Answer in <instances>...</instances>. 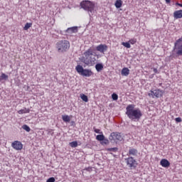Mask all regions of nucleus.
<instances>
[{"mask_svg": "<svg viewBox=\"0 0 182 182\" xmlns=\"http://www.w3.org/2000/svg\"><path fill=\"white\" fill-rule=\"evenodd\" d=\"M121 75H122V76H129V75H130V70L127 68H124L121 71Z\"/></svg>", "mask_w": 182, "mask_h": 182, "instance_id": "dca6fc26", "label": "nucleus"}, {"mask_svg": "<svg viewBox=\"0 0 182 182\" xmlns=\"http://www.w3.org/2000/svg\"><path fill=\"white\" fill-rule=\"evenodd\" d=\"M69 144H70V147H73V148L77 147V142L76 141L70 142Z\"/></svg>", "mask_w": 182, "mask_h": 182, "instance_id": "c85d7f7f", "label": "nucleus"}, {"mask_svg": "<svg viewBox=\"0 0 182 182\" xmlns=\"http://www.w3.org/2000/svg\"><path fill=\"white\" fill-rule=\"evenodd\" d=\"M163 95H164V90H161L160 89L151 90L150 93L148 94L149 97H152L153 99H154L155 97H156L157 99H159V97H163Z\"/></svg>", "mask_w": 182, "mask_h": 182, "instance_id": "0eeeda50", "label": "nucleus"}, {"mask_svg": "<svg viewBox=\"0 0 182 182\" xmlns=\"http://www.w3.org/2000/svg\"><path fill=\"white\" fill-rule=\"evenodd\" d=\"M102 142H101V144H109L110 141H109V139H106V137L104 138V139L102 141Z\"/></svg>", "mask_w": 182, "mask_h": 182, "instance_id": "c756f323", "label": "nucleus"}, {"mask_svg": "<svg viewBox=\"0 0 182 182\" xmlns=\"http://www.w3.org/2000/svg\"><path fill=\"white\" fill-rule=\"evenodd\" d=\"M176 56H182V37L174 43L173 51Z\"/></svg>", "mask_w": 182, "mask_h": 182, "instance_id": "39448f33", "label": "nucleus"}, {"mask_svg": "<svg viewBox=\"0 0 182 182\" xmlns=\"http://www.w3.org/2000/svg\"><path fill=\"white\" fill-rule=\"evenodd\" d=\"M29 112H31V109L24 108V109L18 110V114H23L25 113H29Z\"/></svg>", "mask_w": 182, "mask_h": 182, "instance_id": "412c9836", "label": "nucleus"}, {"mask_svg": "<svg viewBox=\"0 0 182 182\" xmlns=\"http://www.w3.org/2000/svg\"><path fill=\"white\" fill-rule=\"evenodd\" d=\"M153 70L154 73H159V70H157V68H153Z\"/></svg>", "mask_w": 182, "mask_h": 182, "instance_id": "e433bc0d", "label": "nucleus"}, {"mask_svg": "<svg viewBox=\"0 0 182 182\" xmlns=\"http://www.w3.org/2000/svg\"><path fill=\"white\" fill-rule=\"evenodd\" d=\"M173 18L175 19H180L182 18V10L175 11L173 12Z\"/></svg>", "mask_w": 182, "mask_h": 182, "instance_id": "ddd939ff", "label": "nucleus"}, {"mask_svg": "<svg viewBox=\"0 0 182 182\" xmlns=\"http://www.w3.org/2000/svg\"><path fill=\"white\" fill-rule=\"evenodd\" d=\"M46 182H55V178L53 177H51V178H49Z\"/></svg>", "mask_w": 182, "mask_h": 182, "instance_id": "f704fd0d", "label": "nucleus"}, {"mask_svg": "<svg viewBox=\"0 0 182 182\" xmlns=\"http://www.w3.org/2000/svg\"><path fill=\"white\" fill-rule=\"evenodd\" d=\"M31 26H32V23H26L25 24V26L23 27V30L28 31V29H29V28H31Z\"/></svg>", "mask_w": 182, "mask_h": 182, "instance_id": "a878e982", "label": "nucleus"}, {"mask_svg": "<svg viewBox=\"0 0 182 182\" xmlns=\"http://www.w3.org/2000/svg\"><path fill=\"white\" fill-rule=\"evenodd\" d=\"M77 26H73L71 28H68L65 32L67 33H77Z\"/></svg>", "mask_w": 182, "mask_h": 182, "instance_id": "4468645a", "label": "nucleus"}, {"mask_svg": "<svg viewBox=\"0 0 182 182\" xmlns=\"http://www.w3.org/2000/svg\"><path fill=\"white\" fill-rule=\"evenodd\" d=\"M11 147H13L14 150H22V149H23V145L19 141H14L11 144Z\"/></svg>", "mask_w": 182, "mask_h": 182, "instance_id": "9d476101", "label": "nucleus"}, {"mask_svg": "<svg viewBox=\"0 0 182 182\" xmlns=\"http://www.w3.org/2000/svg\"><path fill=\"white\" fill-rule=\"evenodd\" d=\"M166 4H170L171 2V0H165Z\"/></svg>", "mask_w": 182, "mask_h": 182, "instance_id": "58836bf2", "label": "nucleus"}, {"mask_svg": "<svg viewBox=\"0 0 182 182\" xmlns=\"http://www.w3.org/2000/svg\"><path fill=\"white\" fill-rule=\"evenodd\" d=\"M85 170H86L87 171H92V167L86 168Z\"/></svg>", "mask_w": 182, "mask_h": 182, "instance_id": "c9c22d12", "label": "nucleus"}, {"mask_svg": "<svg viewBox=\"0 0 182 182\" xmlns=\"http://www.w3.org/2000/svg\"><path fill=\"white\" fill-rule=\"evenodd\" d=\"M8 75H6L5 73H2L0 76V81L1 80H8Z\"/></svg>", "mask_w": 182, "mask_h": 182, "instance_id": "bb28decb", "label": "nucleus"}, {"mask_svg": "<svg viewBox=\"0 0 182 182\" xmlns=\"http://www.w3.org/2000/svg\"><path fill=\"white\" fill-rule=\"evenodd\" d=\"M160 164L161 166H162V167H164L165 168H168V166H170V161H168V160L166 159H163L161 160Z\"/></svg>", "mask_w": 182, "mask_h": 182, "instance_id": "f8f14e48", "label": "nucleus"}, {"mask_svg": "<svg viewBox=\"0 0 182 182\" xmlns=\"http://www.w3.org/2000/svg\"><path fill=\"white\" fill-rule=\"evenodd\" d=\"M109 140L112 143H119L123 140V136L120 132H112L109 136Z\"/></svg>", "mask_w": 182, "mask_h": 182, "instance_id": "423d86ee", "label": "nucleus"}, {"mask_svg": "<svg viewBox=\"0 0 182 182\" xmlns=\"http://www.w3.org/2000/svg\"><path fill=\"white\" fill-rule=\"evenodd\" d=\"M122 5H123V1L122 0H117L115 1L114 6L117 9H119V8H122Z\"/></svg>", "mask_w": 182, "mask_h": 182, "instance_id": "6ab92c4d", "label": "nucleus"}, {"mask_svg": "<svg viewBox=\"0 0 182 182\" xmlns=\"http://www.w3.org/2000/svg\"><path fill=\"white\" fill-rule=\"evenodd\" d=\"M71 126H73V124H75V121H71Z\"/></svg>", "mask_w": 182, "mask_h": 182, "instance_id": "ea45409f", "label": "nucleus"}, {"mask_svg": "<svg viewBox=\"0 0 182 182\" xmlns=\"http://www.w3.org/2000/svg\"><path fill=\"white\" fill-rule=\"evenodd\" d=\"M96 140H98V141H102V140H105V135H103V134L97 135Z\"/></svg>", "mask_w": 182, "mask_h": 182, "instance_id": "5701e85b", "label": "nucleus"}, {"mask_svg": "<svg viewBox=\"0 0 182 182\" xmlns=\"http://www.w3.org/2000/svg\"><path fill=\"white\" fill-rule=\"evenodd\" d=\"M80 97L83 102H85V103H87V102H89V98H87V95L85 94H80Z\"/></svg>", "mask_w": 182, "mask_h": 182, "instance_id": "4be33fe9", "label": "nucleus"}, {"mask_svg": "<svg viewBox=\"0 0 182 182\" xmlns=\"http://www.w3.org/2000/svg\"><path fill=\"white\" fill-rule=\"evenodd\" d=\"M104 65L102 63H97L95 65V69L97 72H102L103 70Z\"/></svg>", "mask_w": 182, "mask_h": 182, "instance_id": "f3484780", "label": "nucleus"}, {"mask_svg": "<svg viewBox=\"0 0 182 182\" xmlns=\"http://www.w3.org/2000/svg\"><path fill=\"white\" fill-rule=\"evenodd\" d=\"M81 75L82 76H85V77H90V76L93 75V72H92V70L84 69V71Z\"/></svg>", "mask_w": 182, "mask_h": 182, "instance_id": "9b49d317", "label": "nucleus"}, {"mask_svg": "<svg viewBox=\"0 0 182 182\" xmlns=\"http://www.w3.org/2000/svg\"><path fill=\"white\" fill-rule=\"evenodd\" d=\"M175 121L176 122V123H181L182 120H181V117H177L175 119Z\"/></svg>", "mask_w": 182, "mask_h": 182, "instance_id": "72a5a7b5", "label": "nucleus"}, {"mask_svg": "<svg viewBox=\"0 0 182 182\" xmlns=\"http://www.w3.org/2000/svg\"><path fill=\"white\" fill-rule=\"evenodd\" d=\"M83 63L87 66H93L96 63V55L93 54V50L89 48L84 53Z\"/></svg>", "mask_w": 182, "mask_h": 182, "instance_id": "f03ea898", "label": "nucleus"}, {"mask_svg": "<svg viewBox=\"0 0 182 182\" xmlns=\"http://www.w3.org/2000/svg\"><path fill=\"white\" fill-rule=\"evenodd\" d=\"M127 117H129L132 122H139L143 116V113L139 108H136V105L134 104L128 105L126 107V112Z\"/></svg>", "mask_w": 182, "mask_h": 182, "instance_id": "f257e3e1", "label": "nucleus"}, {"mask_svg": "<svg viewBox=\"0 0 182 182\" xmlns=\"http://www.w3.org/2000/svg\"><path fill=\"white\" fill-rule=\"evenodd\" d=\"M108 48L106 44H100L96 47V50L100 53H105V52H107Z\"/></svg>", "mask_w": 182, "mask_h": 182, "instance_id": "1a4fd4ad", "label": "nucleus"}, {"mask_svg": "<svg viewBox=\"0 0 182 182\" xmlns=\"http://www.w3.org/2000/svg\"><path fill=\"white\" fill-rule=\"evenodd\" d=\"M62 119L65 123H69L70 122V117L69 115H62Z\"/></svg>", "mask_w": 182, "mask_h": 182, "instance_id": "aec40b11", "label": "nucleus"}, {"mask_svg": "<svg viewBox=\"0 0 182 182\" xmlns=\"http://www.w3.org/2000/svg\"><path fill=\"white\" fill-rule=\"evenodd\" d=\"M107 151H113L114 153H117V151H119V148L117 147L107 148Z\"/></svg>", "mask_w": 182, "mask_h": 182, "instance_id": "393cba45", "label": "nucleus"}, {"mask_svg": "<svg viewBox=\"0 0 182 182\" xmlns=\"http://www.w3.org/2000/svg\"><path fill=\"white\" fill-rule=\"evenodd\" d=\"M70 48V43L67 40H61L56 43V48L59 53L66 52Z\"/></svg>", "mask_w": 182, "mask_h": 182, "instance_id": "20e7f679", "label": "nucleus"}, {"mask_svg": "<svg viewBox=\"0 0 182 182\" xmlns=\"http://www.w3.org/2000/svg\"><path fill=\"white\" fill-rule=\"evenodd\" d=\"M95 133H97L98 134H103L102 132H100V129H96L95 127H93Z\"/></svg>", "mask_w": 182, "mask_h": 182, "instance_id": "7c9ffc66", "label": "nucleus"}, {"mask_svg": "<svg viewBox=\"0 0 182 182\" xmlns=\"http://www.w3.org/2000/svg\"><path fill=\"white\" fill-rule=\"evenodd\" d=\"M122 45L124 46V48H127V49H130L132 48V46H130L129 42H122Z\"/></svg>", "mask_w": 182, "mask_h": 182, "instance_id": "b1692460", "label": "nucleus"}, {"mask_svg": "<svg viewBox=\"0 0 182 182\" xmlns=\"http://www.w3.org/2000/svg\"><path fill=\"white\" fill-rule=\"evenodd\" d=\"M22 129H23V130H26V132H28V133L29 132H31V127H29V126H28L27 124L23 125Z\"/></svg>", "mask_w": 182, "mask_h": 182, "instance_id": "cd10ccee", "label": "nucleus"}, {"mask_svg": "<svg viewBox=\"0 0 182 182\" xmlns=\"http://www.w3.org/2000/svg\"><path fill=\"white\" fill-rule=\"evenodd\" d=\"M75 70L77 72V73H80V75H82L85 69L82 65H77L75 68Z\"/></svg>", "mask_w": 182, "mask_h": 182, "instance_id": "a211bd4d", "label": "nucleus"}, {"mask_svg": "<svg viewBox=\"0 0 182 182\" xmlns=\"http://www.w3.org/2000/svg\"><path fill=\"white\" fill-rule=\"evenodd\" d=\"M176 5H177L178 6H181V8H182V4L176 3Z\"/></svg>", "mask_w": 182, "mask_h": 182, "instance_id": "4c0bfd02", "label": "nucleus"}, {"mask_svg": "<svg viewBox=\"0 0 182 182\" xmlns=\"http://www.w3.org/2000/svg\"><path fill=\"white\" fill-rule=\"evenodd\" d=\"M125 161L127 163V166H128L131 170H133V168L134 169L136 167H137V161H136V159H134V158L132 156L125 159Z\"/></svg>", "mask_w": 182, "mask_h": 182, "instance_id": "6e6552de", "label": "nucleus"}, {"mask_svg": "<svg viewBox=\"0 0 182 182\" xmlns=\"http://www.w3.org/2000/svg\"><path fill=\"white\" fill-rule=\"evenodd\" d=\"M138 153H139V151H137L136 149L130 148L128 152V155L137 156Z\"/></svg>", "mask_w": 182, "mask_h": 182, "instance_id": "2eb2a0df", "label": "nucleus"}, {"mask_svg": "<svg viewBox=\"0 0 182 182\" xmlns=\"http://www.w3.org/2000/svg\"><path fill=\"white\" fill-rule=\"evenodd\" d=\"M80 6L82 9L88 12L90 16H92L95 14V3L93 1L89 0L82 1L80 3Z\"/></svg>", "mask_w": 182, "mask_h": 182, "instance_id": "7ed1b4c3", "label": "nucleus"}, {"mask_svg": "<svg viewBox=\"0 0 182 182\" xmlns=\"http://www.w3.org/2000/svg\"><path fill=\"white\" fill-rule=\"evenodd\" d=\"M129 43H131V45H134V43H136V39H131L129 41Z\"/></svg>", "mask_w": 182, "mask_h": 182, "instance_id": "473e14b6", "label": "nucleus"}, {"mask_svg": "<svg viewBox=\"0 0 182 182\" xmlns=\"http://www.w3.org/2000/svg\"><path fill=\"white\" fill-rule=\"evenodd\" d=\"M112 98L113 100H117V99H119V95H117L116 93H113L112 95Z\"/></svg>", "mask_w": 182, "mask_h": 182, "instance_id": "2f4dec72", "label": "nucleus"}, {"mask_svg": "<svg viewBox=\"0 0 182 182\" xmlns=\"http://www.w3.org/2000/svg\"><path fill=\"white\" fill-rule=\"evenodd\" d=\"M161 85H163L162 83H159V86H161Z\"/></svg>", "mask_w": 182, "mask_h": 182, "instance_id": "a19ab883", "label": "nucleus"}]
</instances>
